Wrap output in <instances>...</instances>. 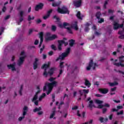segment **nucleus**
I'll return each instance as SVG.
<instances>
[{
    "instance_id": "obj_63",
    "label": "nucleus",
    "mask_w": 124,
    "mask_h": 124,
    "mask_svg": "<svg viewBox=\"0 0 124 124\" xmlns=\"http://www.w3.org/2000/svg\"><path fill=\"white\" fill-rule=\"evenodd\" d=\"M32 31H33V29H30L29 31V34H31V33H32Z\"/></svg>"
},
{
    "instance_id": "obj_12",
    "label": "nucleus",
    "mask_w": 124,
    "mask_h": 124,
    "mask_svg": "<svg viewBox=\"0 0 124 124\" xmlns=\"http://www.w3.org/2000/svg\"><path fill=\"white\" fill-rule=\"evenodd\" d=\"M25 58H26V56H23L19 58V60H18L17 62V65H19V66L23 64Z\"/></svg>"
},
{
    "instance_id": "obj_42",
    "label": "nucleus",
    "mask_w": 124,
    "mask_h": 124,
    "mask_svg": "<svg viewBox=\"0 0 124 124\" xmlns=\"http://www.w3.org/2000/svg\"><path fill=\"white\" fill-rule=\"evenodd\" d=\"M51 30L53 31H56V30H57V27H56L55 25H52Z\"/></svg>"
},
{
    "instance_id": "obj_43",
    "label": "nucleus",
    "mask_w": 124,
    "mask_h": 124,
    "mask_svg": "<svg viewBox=\"0 0 124 124\" xmlns=\"http://www.w3.org/2000/svg\"><path fill=\"white\" fill-rule=\"evenodd\" d=\"M83 92L84 94H88V93H89V92H90V90H89V89H87V90L83 89Z\"/></svg>"
},
{
    "instance_id": "obj_3",
    "label": "nucleus",
    "mask_w": 124,
    "mask_h": 124,
    "mask_svg": "<svg viewBox=\"0 0 124 124\" xmlns=\"http://www.w3.org/2000/svg\"><path fill=\"white\" fill-rule=\"evenodd\" d=\"M58 49L59 51H62V47L63 44H64V46H67V45H68V43L67 42H65L62 40H58Z\"/></svg>"
},
{
    "instance_id": "obj_39",
    "label": "nucleus",
    "mask_w": 124,
    "mask_h": 124,
    "mask_svg": "<svg viewBox=\"0 0 124 124\" xmlns=\"http://www.w3.org/2000/svg\"><path fill=\"white\" fill-rule=\"evenodd\" d=\"M98 23L99 24H102V23H104V18H100L98 21Z\"/></svg>"
},
{
    "instance_id": "obj_50",
    "label": "nucleus",
    "mask_w": 124,
    "mask_h": 124,
    "mask_svg": "<svg viewBox=\"0 0 124 124\" xmlns=\"http://www.w3.org/2000/svg\"><path fill=\"white\" fill-rule=\"evenodd\" d=\"M107 112V109L106 108H103L102 109V113L103 114H105Z\"/></svg>"
},
{
    "instance_id": "obj_11",
    "label": "nucleus",
    "mask_w": 124,
    "mask_h": 124,
    "mask_svg": "<svg viewBox=\"0 0 124 124\" xmlns=\"http://www.w3.org/2000/svg\"><path fill=\"white\" fill-rule=\"evenodd\" d=\"M43 6H44V4L43 3H40L39 4L36 5L35 7V11H38L39 9H42V8H43Z\"/></svg>"
},
{
    "instance_id": "obj_45",
    "label": "nucleus",
    "mask_w": 124,
    "mask_h": 124,
    "mask_svg": "<svg viewBox=\"0 0 124 124\" xmlns=\"http://www.w3.org/2000/svg\"><path fill=\"white\" fill-rule=\"evenodd\" d=\"M95 102L97 104H102V103H103V101L100 100H96Z\"/></svg>"
},
{
    "instance_id": "obj_60",
    "label": "nucleus",
    "mask_w": 124,
    "mask_h": 124,
    "mask_svg": "<svg viewBox=\"0 0 124 124\" xmlns=\"http://www.w3.org/2000/svg\"><path fill=\"white\" fill-rule=\"evenodd\" d=\"M111 112H118V109H116V108H112L111 110Z\"/></svg>"
},
{
    "instance_id": "obj_23",
    "label": "nucleus",
    "mask_w": 124,
    "mask_h": 124,
    "mask_svg": "<svg viewBox=\"0 0 124 124\" xmlns=\"http://www.w3.org/2000/svg\"><path fill=\"white\" fill-rule=\"evenodd\" d=\"M55 115H56V108H53V111H52V113L50 114L49 116V119H53Z\"/></svg>"
},
{
    "instance_id": "obj_30",
    "label": "nucleus",
    "mask_w": 124,
    "mask_h": 124,
    "mask_svg": "<svg viewBox=\"0 0 124 124\" xmlns=\"http://www.w3.org/2000/svg\"><path fill=\"white\" fill-rule=\"evenodd\" d=\"M41 107H39L38 108H36L35 109L33 110V111L34 113H36V112H38L39 111H41Z\"/></svg>"
},
{
    "instance_id": "obj_27",
    "label": "nucleus",
    "mask_w": 124,
    "mask_h": 124,
    "mask_svg": "<svg viewBox=\"0 0 124 124\" xmlns=\"http://www.w3.org/2000/svg\"><path fill=\"white\" fill-rule=\"evenodd\" d=\"M72 73H74V72H79V67L77 66H75L74 68L72 70Z\"/></svg>"
},
{
    "instance_id": "obj_13",
    "label": "nucleus",
    "mask_w": 124,
    "mask_h": 124,
    "mask_svg": "<svg viewBox=\"0 0 124 124\" xmlns=\"http://www.w3.org/2000/svg\"><path fill=\"white\" fill-rule=\"evenodd\" d=\"M74 6L76 7H80L82 4V0H78L74 1Z\"/></svg>"
},
{
    "instance_id": "obj_36",
    "label": "nucleus",
    "mask_w": 124,
    "mask_h": 124,
    "mask_svg": "<svg viewBox=\"0 0 124 124\" xmlns=\"http://www.w3.org/2000/svg\"><path fill=\"white\" fill-rule=\"evenodd\" d=\"M23 85H21L20 86V89L19 91V94H20V95H22V92L23 91Z\"/></svg>"
},
{
    "instance_id": "obj_62",
    "label": "nucleus",
    "mask_w": 124,
    "mask_h": 124,
    "mask_svg": "<svg viewBox=\"0 0 124 124\" xmlns=\"http://www.w3.org/2000/svg\"><path fill=\"white\" fill-rule=\"evenodd\" d=\"M118 37H119V38H120V39H124V35H121Z\"/></svg>"
},
{
    "instance_id": "obj_1",
    "label": "nucleus",
    "mask_w": 124,
    "mask_h": 124,
    "mask_svg": "<svg viewBox=\"0 0 124 124\" xmlns=\"http://www.w3.org/2000/svg\"><path fill=\"white\" fill-rule=\"evenodd\" d=\"M70 26V24L67 22H64L63 24L62 23H58V27L60 28L61 29H62V28H64V29H66L67 30V31L69 33H70L71 34H72L73 33V32H72V30H71V28L70 27H69Z\"/></svg>"
},
{
    "instance_id": "obj_7",
    "label": "nucleus",
    "mask_w": 124,
    "mask_h": 124,
    "mask_svg": "<svg viewBox=\"0 0 124 124\" xmlns=\"http://www.w3.org/2000/svg\"><path fill=\"white\" fill-rule=\"evenodd\" d=\"M113 30L114 31H117L119 29L124 28V24H120L119 23L117 22L116 21H113Z\"/></svg>"
},
{
    "instance_id": "obj_51",
    "label": "nucleus",
    "mask_w": 124,
    "mask_h": 124,
    "mask_svg": "<svg viewBox=\"0 0 124 124\" xmlns=\"http://www.w3.org/2000/svg\"><path fill=\"white\" fill-rule=\"evenodd\" d=\"M52 12H53V10L51 9L47 12V15H48V16H50V15L51 13H52Z\"/></svg>"
},
{
    "instance_id": "obj_31",
    "label": "nucleus",
    "mask_w": 124,
    "mask_h": 124,
    "mask_svg": "<svg viewBox=\"0 0 124 124\" xmlns=\"http://www.w3.org/2000/svg\"><path fill=\"white\" fill-rule=\"evenodd\" d=\"M77 17L78 18V19L82 20V17H81V12L80 11L78 12Z\"/></svg>"
},
{
    "instance_id": "obj_47",
    "label": "nucleus",
    "mask_w": 124,
    "mask_h": 124,
    "mask_svg": "<svg viewBox=\"0 0 124 124\" xmlns=\"http://www.w3.org/2000/svg\"><path fill=\"white\" fill-rule=\"evenodd\" d=\"M50 17V16L49 15H47L43 16V19L44 20H46V19H48Z\"/></svg>"
},
{
    "instance_id": "obj_18",
    "label": "nucleus",
    "mask_w": 124,
    "mask_h": 124,
    "mask_svg": "<svg viewBox=\"0 0 124 124\" xmlns=\"http://www.w3.org/2000/svg\"><path fill=\"white\" fill-rule=\"evenodd\" d=\"M40 93V90H38L37 92H36L35 94L34 95L33 98L31 100L32 102H34L35 100H37V98H38V94Z\"/></svg>"
},
{
    "instance_id": "obj_20",
    "label": "nucleus",
    "mask_w": 124,
    "mask_h": 124,
    "mask_svg": "<svg viewBox=\"0 0 124 124\" xmlns=\"http://www.w3.org/2000/svg\"><path fill=\"white\" fill-rule=\"evenodd\" d=\"M99 92L103 94H106V93H108V90L107 89H99Z\"/></svg>"
},
{
    "instance_id": "obj_44",
    "label": "nucleus",
    "mask_w": 124,
    "mask_h": 124,
    "mask_svg": "<svg viewBox=\"0 0 124 124\" xmlns=\"http://www.w3.org/2000/svg\"><path fill=\"white\" fill-rule=\"evenodd\" d=\"M55 80H56V78L51 77L48 79V81H49V82H55Z\"/></svg>"
},
{
    "instance_id": "obj_4",
    "label": "nucleus",
    "mask_w": 124,
    "mask_h": 124,
    "mask_svg": "<svg viewBox=\"0 0 124 124\" xmlns=\"http://www.w3.org/2000/svg\"><path fill=\"white\" fill-rule=\"evenodd\" d=\"M96 66H98V65H97V64H96V63H93V60H91L90 61V62H89V65H88V66L87 67L86 69L88 71L91 70V68H92V67H93V70H94V69H95V67H96Z\"/></svg>"
},
{
    "instance_id": "obj_25",
    "label": "nucleus",
    "mask_w": 124,
    "mask_h": 124,
    "mask_svg": "<svg viewBox=\"0 0 124 124\" xmlns=\"http://www.w3.org/2000/svg\"><path fill=\"white\" fill-rule=\"evenodd\" d=\"M85 86H86V87H88V88H90V87H91V84L90 83V81L87 79H85Z\"/></svg>"
},
{
    "instance_id": "obj_55",
    "label": "nucleus",
    "mask_w": 124,
    "mask_h": 124,
    "mask_svg": "<svg viewBox=\"0 0 124 124\" xmlns=\"http://www.w3.org/2000/svg\"><path fill=\"white\" fill-rule=\"evenodd\" d=\"M48 54L49 56H53V55H54V52L53 51H50L48 52Z\"/></svg>"
},
{
    "instance_id": "obj_33",
    "label": "nucleus",
    "mask_w": 124,
    "mask_h": 124,
    "mask_svg": "<svg viewBox=\"0 0 124 124\" xmlns=\"http://www.w3.org/2000/svg\"><path fill=\"white\" fill-rule=\"evenodd\" d=\"M70 50H71L70 47H68V48L66 49L65 52H64V53L65 54H67V55H69V53H70Z\"/></svg>"
},
{
    "instance_id": "obj_54",
    "label": "nucleus",
    "mask_w": 124,
    "mask_h": 124,
    "mask_svg": "<svg viewBox=\"0 0 124 124\" xmlns=\"http://www.w3.org/2000/svg\"><path fill=\"white\" fill-rule=\"evenodd\" d=\"M20 17H24V12L23 11L20 12Z\"/></svg>"
},
{
    "instance_id": "obj_40",
    "label": "nucleus",
    "mask_w": 124,
    "mask_h": 124,
    "mask_svg": "<svg viewBox=\"0 0 124 124\" xmlns=\"http://www.w3.org/2000/svg\"><path fill=\"white\" fill-rule=\"evenodd\" d=\"M31 20H34V16H28V21L30 22V21H31Z\"/></svg>"
},
{
    "instance_id": "obj_53",
    "label": "nucleus",
    "mask_w": 124,
    "mask_h": 124,
    "mask_svg": "<svg viewBox=\"0 0 124 124\" xmlns=\"http://www.w3.org/2000/svg\"><path fill=\"white\" fill-rule=\"evenodd\" d=\"M104 107H108V108H110V105L109 104L105 103L103 105Z\"/></svg>"
},
{
    "instance_id": "obj_22",
    "label": "nucleus",
    "mask_w": 124,
    "mask_h": 124,
    "mask_svg": "<svg viewBox=\"0 0 124 124\" xmlns=\"http://www.w3.org/2000/svg\"><path fill=\"white\" fill-rule=\"evenodd\" d=\"M62 3V1H59L58 2H54L52 3V6L53 7H56L57 6H59V5Z\"/></svg>"
},
{
    "instance_id": "obj_32",
    "label": "nucleus",
    "mask_w": 124,
    "mask_h": 124,
    "mask_svg": "<svg viewBox=\"0 0 124 124\" xmlns=\"http://www.w3.org/2000/svg\"><path fill=\"white\" fill-rule=\"evenodd\" d=\"M53 19H55L56 20V22H59L61 21V19L59 18L57 16L55 15L53 17Z\"/></svg>"
},
{
    "instance_id": "obj_58",
    "label": "nucleus",
    "mask_w": 124,
    "mask_h": 124,
    "mask_svg": "<svg viewBox=\"0 0 124 124\" xmlns=\"http://www.w3.org/2000/svg\"><path fill=\"white\" fill-rule=\"evenodd\" d=\"M3 31H4V28L3 27H0V32H1L2 33V32H3Z\"/></svg>"
},
{
    "instance_id": "obj_56",
    "label": "nucleus",
    "mask_w": 124,
    "mask_h": 124,
    "mask_svg": "<svg viewBox=\"0 0 124 124\" xmlns=\"http://www.w3.org/2000/svg\"><path fill=\"white\" fill-rule=\"evenodd\" d=\"M42 22V21L40 19H38L36 21V24H40V23H41Z\"/></svg>"
},
{
    "instance_id": "obj_29",
    "label": "nucleus",
    "mask_w": 124,
    "mask_h": 124,
    "mask_svg": "<svg viewBox=\"0 0 124 124\" xmlns=\"http://www.w3.org/2000/svg\"><path fill=\"white\" fill-rule=\"evenodd\" d=\"M43 32H40L39 33V38L40 39L41 41H43L44 40V38H43Z\"/></svg>"
},
{
    "instance_id": "obj_9",
    "label": "nucleus",
    "mask_w": 124,
    "mask_h": 124,
    "mask_svg": "<svg viewBox=\"0 0 124 124\" xmlns=\"http://www.w3.org/2000/svg\"><path fill=\"white\" fill-rule=\"evenodd\" d=\"M47 87L48 88V90H53V88H54L53 87V86L52 85V84H51V83H46L45 85V86H44V88H43V92H46V91H47Z\"/></svg>"
},
{
    "instance_id": "obj_34",
    "label": "nucleus",
    "mask_w": 124,
    "mask_h": 124,
    "mask_svg": "<svg viewBox=\"0 0 124 124\" xmlns=\"http://www.w3.org/2000/svg\"><path fill=\"white\" fill-rule=\"evenodd\" d=\"M118 83L117 81H115L113 83H109V85L110 87H113L114 86H116V85H118Z\"/></svg>"
},
{
    "instance_id": "obj_2",
    "label": "nucleus",
    "mask_w": 124,
    "mask_h": 124,
    "mask_svg": "<svg viewBox=\"0 0 124 124\" xmlns=\"http://www.w3.org/2000/svg\"><path fill=\"white\" fill-rule=\"evenodd\" d=\"M57 12H58V13H60V14L69 15V11L65 6H62V8L59 7L57 9Z\"/></svg>"
},
{
    "instance_id": "obj_26",
    "label": "nucleus",
    "mask_w": 124,
    "mask_h": 124,
    "mask_svg": "<svg viewBox=\"0 0 124 124\" xmlns=\"http://www.w3.org/2000/svg\"><path fill=\"white\" fill-rule=\"evenodd\" d=\"M69 46L70 47H73L74 44H75V40L73 39H71L69 41Z\"/></svg>"
},
{
    "instance_id": "obj_15",
    "label": "nucleus",
    "mask_w": 124,
    "mask_h": 124,
    "mask_svg": "<svg viewBox=\"0 0 124 124\" xmlns=\"http://www.w3.org/2000/svg\"><path fill=\"white\" fill-rule=\"evenodd\" d=\"M15 65H16V63L14 62L12 64L8 65V68L9 69H12V71H15L16 70V68H15Z\"/></svg>"
},
{
    "instance_id": "obj_24",
    "label": "nucleus",
    "mask_w": 124,
    "mask_h": 124,
    "mask_svg": "<svg viewBox=\"0 0 124 124\" xmlns=\"http://www.w3.org/2000/svg\"><path fill=\"white\" fill-rule=\"evenodd\" d=\"M54 71H55V68H51L50 69L49 71L47 72V75L49 74V75H53L54 74Z\"/></svg>"
},
{
    "instance_id": "obj_48",
    "label": "nucleus",
    "mask_w": 124,
    "mask_h": 124,
    "mask_svg": "<svg viewBox=\"0 0 124 124\" xmlns=\"http://www.w3.org/2000/svg\"><path fill=\"white\" fill-rule=\"evenodd\" d=\"M117 110H120V109H123L124 108V107H123V106H118L116 107Z\"/></svg>"
},
{
    "instance_id": "obj_57",
    "label": "nucleus",
    "mask_w": 124,
    "mask_h": 124,
    "mask_svg": "<svg viewBox=\"0 0 124 124\" xmlns=\"http://www.w3.org/2000/svg\"><path fill=\"white\" fill-rule=\"evenodd\" d=\"M103 107H104L103 105H99L98 106L97 108H98V109H102V108H103Z\"/></svg>"
},
{
    "instance_id": "obj_46",
    "label": "nucleus",
    "mask_w": 124,
    "mask_h": 124,
    "mask_svg": "<svg viewBox=\"0 0 124 124\" xmlns=\"http://www.w3.org/2000/svg\"><path fill=\"white\" fill-rule=\"evenodd\" d=\"M124 29L122 31H118V34H120V35H124Z\"/></svg>"
},
{
    "instance_id": "obj_28",
    "label": "nucleus",
    "mask_w": 124,
    "mask_h": 124,
    "mask_svg": "<svg viewBox=\"0 0 124 124\" xmlns=\"http://www.w3.org/2000/svg\"><path fill=\"white\" fill-rule=\"evenodd\" d=\"M95 16L98 20L100 19V16H101V13L100 12H98L96 13Z\"/></svg>"
},
{
    "instance_id": "obj_16",
    "label": "nucleus",
    "mask_w": 124,
    "mask_h": 124,
    "mask_svg": "<svg viewBox=\"0 0 124 124\" xmlns=\"http://www.w3.org/2000/svg\"><path fill=\"white\" fill-rule=\"evenodd\" d=\"M88 108H90L91 110H92L93 109V107L94 108H96V107H95V106L94 105V104H93V100H90L89 101V104L88 105V106H87Z\"/></svg>"
},
{
    "instance_id": "obj_49",
    "label": "nucleus",
    "mask_w": 124,
    "mask_h": 124,
    "mask_svg": "<svg viewBox=\"0 0 124 124\" xmlns=\"http://www.w3.org/2000/svg\"><path fill=\"white\" fill-rule=\"evenodd\" d=\"M78 92L80 95V96H82V95L84 94V91H83V90H79Z\"/></svg>"
},
{
    "instance_id": "obj_6",
    "label": "nucleus",
    "mask_w": 124,
    "mask_h": 124,
    "mask_svg": "<svg viewBox=\"0 0 124 124\" xmlns=\"http://www.w3.org/2000/svg\"><path fill=\"white\" fill-rule=\"evenodd\" d=\"M49 67H50V62H48V64H44L41 67V68L42 69H45L43 75L46 77H47V76H48V73H47V68H49Z\"/></svg>"
},
{
    "instance_id": "obj_8",
    "label": "nucleus",
    "mask_w": 124,
    "mask_h": 124,
    "mask_svg": "<svg viewBox=\"0 0 124 124\" xmlns=\"http://www.w3.org/2000/svg\"><path fill=\"white\" fill-rule=\"evenodd\" d=\"M23 117H20L18 118V121L21 122L23 119H25V116L27 115V113H28V111H29V108L27 106H24L23 109Z\"/></svg>"
},
{
    "instance_id": "obj_19",
    "label": "nucleus",
    "mask_w": 124,
    "mask_h": 124,
    "mask_svg": "<svg viewBox=\"0 0 124 124\" xmlns=\"http://www.w3.org/2000/svg\"><path fill=\"white\" fill-rule=\"evenodd\" d=\"M78 23L77 21H75L74 24H72L71 28L72 29H74L75 31H78Z\"/></svg>"
},
{
    "instance_id": "obj_14",
    "label": "nucleus",
    "mask_w": 124,
    "mask_h": 124,
    "mask_svg": "<svg viewBox=\"0 0 124 124\" xmlns=\"http://www.w3.org/2000/svg\"><path fill=\"white\" fill-rule=\"evenodd\" d=\"M56 38H58V36H57V35L56 34H53L51 36L47 37L46 38V40H47V41H50L54 40L56 39Z\"/></svg>"
},
{
    "instance_id": "obj_52",
    "label": "nucleus",
    "mask_w": 124,
    "mask_h": 124,
    "mask_svg": "<svg viewBox=\"0 0 124 124\" xmlns=\"http://www.w3.org/2000/svg\"><path fill=\"white\" fill-rule=\"evenodd\" d=\"M99 121H100V123H103V121H104V118L103 117H100L99 118Z\"/></svg>"
},
{
    "instance_id": "obj_59",
    "label": "nucleus",
    "mask_w": 124,
    "mask_h": 124,
    "mask_svg": "<svg viewBox=\"0 0 124 124\" xmlns=\"http://www.w3.org/2000/svg\"><path fill=\"white\" fill-rule=\"evenodd\" d=\"M66 96H67V94H64V96L61 97V100H64V98H65V97H66Z\"/></svg>"
},
{
    "instance_id": "obj_21",
    "label": "nucleus",
    "mask_w": 124,
    "mask_h": 124,
    "mask_svg": "<svg viewBox=\"0 0 124 124\" xmlns=\"http://www.w3.org/2000/svg\"><path fill=\"white\" fill-rule=\"evenodd\" d=\"M38 62V59L35 58V61L33 63V69H34V70H35V69H36V68H37L38 67V64H37Z\"/></svg>"
},
{
    "instance_id": "obj_64",
    "label": "nucleus",
    "mask_w": 124,
    "mask_h": 124,
    "mask_svg": "<svg viewBox=\"0 0 124 124\" xmlns=\"http://www.w3.org/2000/svg\"><path fill=\"white\" fill-rule=\"evenodd\" d=\"M22 8V4L19 5L18 7L17 8V10H20Z\"/></svg>"
},
{
    "instance_id": "obj_37",
    "label": "nucleus",
    "mask_w": 124,
    "mask_h": 124,
    "mask_svg": "<svg viewBox=\"0 0 124 124\" xmlns=\"http://www.w3.org/2000/svg\"><path fill=\"white\" fill-rule=\"evenodd\" d=\"M63 63H64V62H61L60 63V67L61 69H62L64 67V66L63 65Z\"/></svg>"
},
{
    "instance_id": "obj_41",
    "label": "nucleus",
    "mask_w": 124,
    "mask_h": 124,
    "mask_svg": "<svg viewBox=\"0 0 124 124\" xmlns=\"http://www.w3.org/2000/svg\"><path fill=\"white\" fill-rule=\"evenodd\" d=\"M51 48L52 50H54V51H57V47L55 46V45H52L51 46Z\"/></svg>"
},
{
    "instance_id": "obj_5",
    "label": "nucleus",
    "mask_w": 124,
    "mask_h": 124,
    "mask_svg": "<svg viewBox=\"0 0 124 124\" xmlns=\"http://www.w3.org/2000/svg\"><path fill=\"white\" fill-rule=\"evenodd\" d=\"M124 58V56L119 57V63L114 62H113L114 65H115L116 66H118V67L119 66H121V67H124V64H123V62H124V59L123 60V59Z\"/></svg>"
},
{
    "instance_id": "obj_17",
    "label": "nucleus",
    "mask_w": 124,
    "mask_h": 124,
    "mask_svg": "<svg viewBox=\"0 0 124 124\" xmlns=\"http://www.w3.org/2000/svg\"><path fill=\"white\" fill-rule=\"evenodd\" d=\"M84 26V31L86 32H88L90 31V26H91V24L89 22H86Z\"/></svg>"
},
{
    "instance_id": "obj_35",
    "label": "nucleus",
    "mask_w": 124,
    "mask_h": 124,
    "mask_svg": "<svg viewBox=\"0 0 124 124\" xmlns=\"http://www.w3.org/2000/svg\"><path fill=\"white\" fill-rule=\"evenodd\" d=\"M50 84H51V85H52V87L54 88V87L57 86V85H58V82L53 81L52 82L50 83Z\"/></svg>"
},
{
    "instance_id": "obj_38",
    "label": "nucleus",
    "mask_w": 124,
    "mask_h": 124,
    "mask_svg": "<svg viewBox=\"0 0 124 124\" xmlns=\"http://www.w3.org/2000/svg\"><path fill=\"white\" fill-rule=\"evenodd\" d=\"M117 116H120L121 115H124V110H121L120 111L117 113Z\"/></svg>"
},
{
    "instance_id": "obj_10",
    "label": "nucleus",
    "mask_w": 124,
    "mask_h": 124,
    "mask_svg": "<svg viewBox=\"0 0 124 124\" xmlns=\"http://www.w3.org/2000/svg\"><path fill=\"white\" fill-rule=\"evenodd\" d=\"M67 56L68 55L63 52L56 59V62H58L60 61V60H61V61H63V60L65 59Z\"/></svg>"
},
{
    "instance_id": "obj_61",
    "label": "nucleus",
    "mask_w": 124,
    "mask_h": 124,
    "mask_svg": "<svg viewBox=\"0 0 124 124\" xmlns=\"http://www.w3.org/2000/svg\"><path fill=\"white\" fill-rule=\"evenodd\" d=\"M77 109H78V107L77 106H76L75 107H73L72 108V110H77Z\"/></svg>"
}]
</instances>
